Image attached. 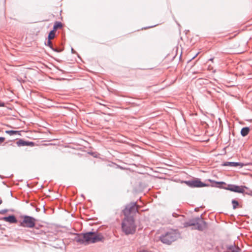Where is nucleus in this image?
Here are the masks:
<instances>
[{
	"label": "nucleus",
	"mask_w": 252,
	"mask_h": 252,
	"mask_svg": "<svg viewBox=\"0 0 252 252\" xmlns=\"http://www.w3.org/2000/svg\"><path fill=\"white\" fill-rule=\"evenodd\" d=\"M104 237L102 234L97 231L88 232L85 233L77 234L74 240L80 244H91L102 241Z\"/></svg>",
	"instance_id": "nucleus-1"
},
{
	"label": "nucleus",
	"mask_w": 252,
	"mask_h": 252,
	"mask_svg": "<svg viewBox=\"0 0 252 252\" xmlns=\"http://www.w3.org/2000/svg\"><path fill=\"white\" fill-rule=\"evenodd\" d=\"M136 225L133 217H125L122 223V229L126 235L133 234L136 231Z\"/></svg>",
	"instance_id": "nucleus-2"
},
{
	"label": "nucleus",
	"mask_w": 252,
	"mask_h": 252,
	"mask_svg": "<svg viewBox=\"0 0 252 252\" xmlns=\"http://www.w3.org/2000/svg\"><path fill=\"white\" fill-rule=\"evenodd\" d=\"M184 227L193 226V229H197L199 231H202L206 228L207 224L206 222L203 220L201 216L194 218L183 224Z\"/></svg>",
	"instance_id": "nucleus-3"
},
{
	"label": "nucleus",
	"mask_w": 252,
	"mask_h": 252,
	"mask_svg": "<svg viewBox=\"0 0 252 252\" xmlns=\"http://www.w3.org/2000/svg\"><path fill=\"white\" fill-rule=\"evenodd\" d=\"M178 237V233L175 231L172 230L161 236L160 240L163 243L169 245L176 240Z\"/></svg>",
	"instance_id": "nucleus-4"
},
{
	"label": "nucleus",
	"mask_w": 252,
	"mask_h": 252,
	"mask_svg": "<svg viewBox=\"0 0 252 252\" xmlns=\"http://www.w3.org/2000/svg\"><path fill=\"white\" fill-rule=\"evenodd\" d=\"M139 206L137 205L136 203L132 202L127 205L124 210L123 212L125 217H130L131 214H135L138 212Z\"/></svg>",
	"instance_id": "nucleus-5"
},
{
	"label": "nucleus",
	"mask_w": 252,
	"mask_h": 252,
	"mask_svg": "<svg viewBox=\"0 0 252 252\" xmlns=\"http://www.w3.org/2000/svg\"><path fill=\"white\" fill-rule=\"evenodd\" d=\"M36 220L30 216H25L20 223V225L28 228H32L35 226Z\"/></svg>",
	"instance_id": "nucleus-6"
},
{
	"label": "nucleus",
	"mask_w": 252,
	"mask_h": 252,
	"mask_svg": "<svg viewBox=\"0 0 252 252\" xmlns=\"http://www.w3.org/2000/svg\"><path fill=\"white\" fill-rule=\"evenodd\" d=\"M184 183L191 188H201L207 186V185L201 182L198 179L190 181H186Z\"/></svg>",
	"instance_id": "nucleus-7"
},
{
	"label": "nucleus",
	"mask_w": 252,
	"mask_h": 252,
	"mask_svg": "<svg viewBox=\"0 0 252 252\" xmlns=\"http://www.w3.org/2000/svg\"><path fill=\"white\" fill-rule=\"evenodd\" d=\"M224 189L237 193H244L245 191V189H247V188L246 186H239L235 185L229 184L228 185L227 187L224 188Z\"/></svg>",
	"instance_id": "nucleus-8"
},
{
	"label": "nucleus",
	"mask_w": 252,
	"mask_h": 252,
	"mask_svg": "<svg viewBox=\"0 0 252 252\" xmlns=\"http://www.w3.org/2000/svg\"><path fill=\"white\" fill-rule=\"evenodd\" d=\"M3 220L11 223H15L17 222V219H16L15 217L13 215L4 217L3 218Z\"/></svg>",
	"instance_id": "nucleus-9"
},
{
	"label": "nucleus",
	"mask_w": 252,
	"mask_h": 252,
	"mask_svg": "<svg viewBox=\"0 0 252 252\" xmlns=\"http://www.w3.org/2000/svg\"><path fill=\"white\" fill-rule=\"evenodd\" d=\"M17 145L20 147V146H33V143L32 142H27L24 141L22 139H20L17 141L16 142Z\"/></svg>",
	"instance_id": "nucleus-10"
},
{
	"label": "nucleus",
	"mask_w": 252,
	"mask_h": 252,
	"mask_svg": "<svg viewBox=\"0 0 252 252\" xmlns=\"http://www.w3.org/2000/svg\"><path fill=\"white\" fill-rule=\"evenodd\" d=\"M223 166H229L232 167H236L238 166H240L241 167H243L244 164L241 162H225L223 164Z\"/></svg>",
	"instance_id": "nucleus-11"
},
{
	"label": "nucleus",
	"mask_w": 252,
	"mask_h": 252,
	"mask_svg": "<svg viewBox=\"0 0 252 252\" xmlns=\"http://www.w3.org/2000/svg\"><path fill=\"white\" fill-rule=\"evenodd\" d=\"M250 128L248 127H243L241 131V134L243 136H246L250 132Z\"/></svg>",
	"instance_id": "nucleus-12"
},
{
	"label": "nucleus",
	"mask_w": 252,
	"mask_h": 252,
	"mask_svg": "<svg viewBox=\"0 0 252 252\" xmlns=\"http://www.w3.org/2000/svg\"><path fill=\"white\" fill-rule=\"evenodd\" d=\"M227 252H239V249L235 246L231 245L228 248Z\"/></svg>",
	"instance_id": "nucleus-13"
},
{
	"label": "nucleus",
	"mask_w": 252,
	"mask_h": 252,
	"mask_svg": "<svg viewBox=\"0 0 252 252\" xmlns=\"http://www.w3.org/2000/svg\"><path fill=\"white\" fill-rule=\"evenodd\" d=\"M62 27V24L61 22H56L54 24L53 30L56 32L58 29L61 28Z\"/></svg>",
	"instance_id": "nucleus-14"
},
{
	"label": "nucleus",
	"mask_w": 252,
	"mask_h": 252,
	"mask_svg": "<svg viewBox=\"0 0 252 252\" xmlns=\"http://www.w3.org/2000/svg\"><path fill=\"white\" fill-rule=\"evenodd\" d=\"M5 132L10 135H16V134L19 135L20 134L19 131H16V130H6L5 131Z\"/></svg>",
	"instance_id": "nucleus-15"
},
{
	"label": "nucleus",
	"mask_w": 252,
	"mask_h": 252,
	"mask_svg": "<svg viewBox=\"0 0 252 252\" xmlns=\"http://www.w3.org/2000/svg\"><path fill=\"white\" fill-rule=\"evenodd\" d=\"M55 32L54 31H51L48 35V38L49 40H51L53 39L55 36Z\"/></svg>",
	"instance_id": "nucleus-16"
},
{
	"label": "nucleus",
	"mask_w": 252,
	"mask_h": 252,
	"mask_svg": "<svg viewBox=\"0 0 252 252\" xmlns=\"http://www.w3.org/2000/svg\"><path fill=\"white\" fill-rule=\"evenodd\" d=\"M232 203L233 204V208L234 209H235L239 205L238 202L235 200H233L232 201Z\"/></svg>",
	"instance_id": "nucleus-17"
},
{
	"label": "nucleus",
	"mask_w": 252,
	"mask_h": 252,
	"mask_svg": "<svg viewBox=\"0 0 252 252\" xmlns=\"http://www.w3.org/2000/svg\"><path fill=\"white\" fill-rule=\"evenodd\" d=\"M45 45L49 46L51 49H53V47L52 45V42L51 41V40H48L47 43H45Z\"/></svg>",
	"instance_id": "nucleus-18"
},
{
	"label": "nucleus",
	"mask_w": 252,
	"mask_h": 252,
	"mask_svg": "<svg viewBox=\"0 0 252 252\" xmlns=\"http://www.w3.org/2000/svg\"><path fill=\"white\" fill-rule=\"evenodd\" d=\"M7 212V209L0 210V214H4Z\"/></svg>",
	"instance_id": "nucleus-19"
},
{
	"label": "nucleus",
	"mask_w": 252,
	"mask_h": 252,
	"mask_svg": "<svg viewBox=\"0 0 252 252\" xmlns=\"http://www.w3.org/2000/svg\"><path fill=\"white\" fill-rule=\"evenodd\" d=\"M214 183L216 185L225 184V183L223 182H214Z\"/></svg>",
	"instance_id": "nucleus-20"
},
{
	"label": "nucleus",
	"mask_w": 252,
	"mask_h": 252,
	"mask_svg": "<svg viewBox=\"0 0 252 252\" xmlns=\"http://www.w3.org/2000/svg\"><path fill=\"white\" fill-rule=\"evenodd\" d=\"M51 49L56 52H60L62 51V50H59L57 48H53V49Z\"/></svg>",
	"instance_id": "nucleus-21"
},
{
	"label": "nucleus",
	"mask_w": 252,
	"mask_h": 252,
	"mask_svg": "<svg viewBox=\"0 0 252 252\" xmlns=\"http://www.w3.org/2000/svg\"><path fill=\"white\" fill-rule=\"evenodd\" d=\"M5 140V138L3 137H0V143H2Z\"/></svg>",
	"instance_id": "nucleus-22"
},
{
	"label": "nucleus",
	"mask_w": 252,
	"mask_h": 252,
	"mask_svg": "<svg viewBox=\"0 0 252 252\" xmlns=\"http://www.w3.org/2000/svg\"><path fill=\"white\" fill-rule=\"evenodd\" d=\"M4 105V104L3 102H2L1 101H0V106H3Z\"/></svg>",
	"instance_id": "nucleus-23"
},
{
	"label": "nucleus",
	"mask_w": 252,
	"mask_h": 252,
	"mask_svg": "<svg viewBox=\"0 0 252 252\" xmlns=\"http://www.w3.org/2000/svg\"><path fill=\"white\" fill-rule=\"evenodd\" d=\"M139 252H148L146 250H142V251H140Z\"/></svg>",
	"instance_id": "nucleus-24"
},
{
	"label": "nucleus",
	"mask_w": 252,
	"mask_h": 252,
	"mask_svg": "<svg viewBox=\"0 0 252 252\" xmlns=\"http://www.w3.org/2000/svg\"><path fill=\"white\" fill-rule=\"evenodd\" d=\"M208 181H209V182H213V181H212V180L209 179V180H208Z\"/></svg>",
	"instance_id": "nucleus-25"
},
{
	"label": "nucleus",
	"mask_w": 252,
	"mask_h": 252,
	"mask_svg": "<svg viewBox=\"0 0 252 252\" xmlns=\"http://www.w3.org/2000/svg\"><path fill=\"white\" fill-rule=\"evenodd\" d=\"M2 201L1 200H0V204H1L2 203Z\"/></svg>",
	"instance_id": "nucleus-26"
},
{
	"label": "nucleus",
	"mask_w": 252,
	"mask_h": 252,
	"mask_svg": "<svg viewBox=\"0 0 252 252\" xmlns=\"http://www.w3.org/2000/svg\"><path fill=\"white\" fill-rule=\"evenodd\" d=\"M71 50H72V52H73V48L71 49Z\"/></svg>",
	"instance_id": "nucleus-27"
}]
</instances>
